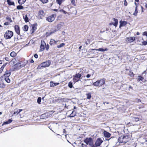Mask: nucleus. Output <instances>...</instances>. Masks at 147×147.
<instances>
[{"mask_svg": "<svg viewBox=\"0 0 147 147\" xmlns=\"http://www.w3.org/2000/svg\"><path fill=\"white\" fill-rule=\"evenodd\" d=\"M41 98L40 97H38L37 100V103L40 104L41 103Z\"/></svg>", "mask_w": 147, "mask_h": 147, "instance_id": "33", "label": "nucleus"}, {"mask_svg": "<svg viewBox=\"0 0 147 147\" xmlns=\"http://www.w3.org/2000/svg\"><path fill=\"white\" fill-rule=\"evenodd\" d=\"M119 22L120 25L119 27L120 28L121 27L125 26L127 23V22L125 21H122L121 20Z\"/></svg>", "mask_w": 147, "mask_h": 147, "instance_id": "18", "label": "nucleus"}, {"mask_svg": "<svg viewBox=\"0 0 147 147\" xmlns=\"http://www.w3.org/2000/svg\"><path fill=\"white\" fill-rule=\"evenodd\" d=\"M23 18L24 19L25 22H27L28 21V19L27 15L24 16Z\"/></svg>", "mask_w": 147, "mask_h": 147, "instance_id": "29", "label": "nucleus"}, {"mask_svg": "<svg viewBox=\"0 0 147 147\" xmlns=\"http://www.w3.org/2000/svg\"><path fill=\"white\" fill-rule=\"evenodd\" d=\"M14 29L16 33L20 35V27L18 25H15L14 26Z\"/></svg>", "mask_w": 147, "mask_h": 147, "instance_id": "15", "label": "nucleus"}, {"mask_svg": "<svg viewBox=\"0 0 147 147\" xmlns=\"http://www.w3.org/2000/svg\"><path fill=\"white\" fill-rule=\"evenodd\" d=\"M137 79L138 82H146V79L145 78L141 76H138Z\"/></svg>", "mask_w": 147, "mask_h": 147, "instance_id": "14", "label": "nucleus"}, {"mask_svg": "<svg viewBox=\"0 0 147 147\" xmlns=\"http://www.w3.org/2000/svg\"><path fill=\"white\" fill-rule=\"evenodd\" d=\"M80 144H81L82 147H87L86 145L84 144L83 143H80Z\"/></svg>", "mask_w": 147, "mask_h": 147, "instance_id": "47", "label": "nucleus"}, {"mask_svg": "<svg viewBox=\"0 0 147 147\" xmlns=\"http://www.w3.org/2000/svg\"><path fill=\"white\" fill-rule=\"evenodd\" d=\"M16 55V53L14 51L12 52L10 54V56L12 57H14Z\"/></svg>", "mask_w": 147, "mask_h": 147, "instance_id": "26", "label": "nucleus"}, {"mask_svg": "<svg viewBox=\"0 0 147 147\" xmlns=\"http://www.w3.org/2000/svg\"><path fill=\"white\" fill-rule=\"evenodd\" d=\"M129 137L128 135H124L119 137L118 142L121 143L125 144L129 140Z\"/></svg>", "mask_w": 147, "mask_h": 147, "instance_id": "1", "label": "nucleus"}, {"mask_svg": "<svg viewBox=\"0 0 147 147\" xmlns=\"http://www.w3.org/2000/svg\"><path fill=\"white\" fill-rule=\"evenodd\" d=\"M12 121V120L9 119L8 121L4 122L2 124V125L3 126L4 125L8 124L11 123Z\"/></svg>", "mask_w": 147, "mask_h": 147, "instance_id": "19", "label": "nucleus"}, {"mask_svg": "<svg viewBox=\"0 0 147 147\" xmlns=\"http://www.w3.org/2000/svg\"><path fill=\"white\" fill-rule=\"evenodd\" d=\"M56 16V15L53 14L47 18V20L49 22H53L55 19Z\"/></svg>", "mask_w": 147, "mask_h": 147, "instance_id": "9", "label": "nucleus"}, {"mask_svg": "<svg viewBox=\"0 0 147 147\" xmlns=\"http://www.w3.org/2000/svg\"><path fill=\"white\" fill-rule=\"evenodd\" d=\"M13 35V32L10 30L7 31L4 34V36L6 39H10Z\"/></svg>", "mask_w": 147, "mask_h": 147, "instance_id": "3", "label": "nucleus"}, {"mask_svg": "<svg viewBox=\"0 0 147 147\" xmlns=\"http://www.w3.org/2000/svg\"><path fill=\"white\" fill-rule=\"evenodd\" d=\"M74 111H73L69 115H68L67 117H72L75 116L76 115V114L75 113V114H74Z\"/></svg>", "mask_w": 147, "mask_h": 147, "instance_id": "23", "label": "nucleus"}, {"mask_svg": "<svg viewBox=\"0 0 147 147\" xmlns=\"http://www.w3.org/2000/svg\"><path fill=\"white\" fill-rule=\"evenodd\" d=\"M57 31V29H55L54 30H53V31H51L49 32H47V36H50V35H51L53 33H55Z\"/></svg>", "mask_w": 147, "mask_h": 147, "instance_id": "21", "label": "nucleus"}, {"mask_svg": "<svg viewBox=\"0 0 147 147\" xmlns=\"http://www.w3.org/2000/svg\"><path fill=\"white\" fill-rule=\"evenodd\" d=\"M9 24V23L8 22H6L4 24V25H8Z\"/></svg>", "mask_w": 147, "mask_h": 147, "instance_id": "54", "label": "nucleus"}, {"mask_svg": "<svg viewBox=\"0 0 147 147\" xmlns=\"http://www.w3.org/2000/svg\"><path fill=\"white\" fill-rule=\"evenodd\" d=\"M143 35H145L146 36L147 38V32H145L143 33Z\"/></svg>", "mask_w": 147, "mask_h": 147, "instance_id": "52", "label": "nucleus"}, {"mask_svg": "<svg viewBox=\"0 0 147 147\" xmlns=\"http://www.w3.org/2000/svg\"><path fill=\"white\" fill-rule=\"evenodd\" d=\"M129 75L131 77H133L134 76V74L132 72H130L129 73Z\"/></svg>", "mask_w": 147, "mask_h": 147, "instance_id": "49", "label": "nucleus"}, {"mask_svg": "<svg viewBox=\"0 0 147 147\" xmlns=\"http://www.w3.org/2000/svg\"><path fill=\"white\" fill-rule=\"evenodd\" d=\"M26 1V0H19L18 2L20 4H24Z\"/></svg>", "mask_w": 147, "mask_h": 147, "instance_id": "28", "label": "nucleus"}, {"mask_svg": "<svg viewBox=\"0 0 147 147\" xmlns=\"http://www.w3.org/2000/svg\"><path fill=\"white\" fill-rule=\"evenodd\" d=\"M84 143L87 145H89L92 146L93 145V142L92 138L91 137L86 138L84 140Z\"/></svg>", "mask_w": 147, "mask_h": 147, "instance_id": "5", "label": "nucleus"}, {"mask_svg": "<svg viewBox=\"0 0 147 147\" xmlns=\"http://www.w3.org/2000/svg\"><path fill=\"white\" fill-rule=\"evenodd\" d=\"M124 5L125 6H127V3L126 1V0H124Z\"/></svg>", "mask_w": 147, "mask_h": 147, "instance_id": "50", "label": "nucleus"}, {"mask_svg": "<svg viewBox=\"0 0 147 147\" xmlns=\"http://www.w3.org/2000/svg\"><path fill=\"white\" fill-rule=\"evenodd\" d=\"M137 102H141V100L140 99H138V100H137Z\"/></svg>", "mask_w": 147, "mask_h": 147, "instance_id": "59", "label": "nucleus"}, {"mask_svg": "<svg viewBox=\"0 0 147 147\" xmlns=\"http://www.w3.org/2000/svg\"><path fill=\"white\" fill-rule=\"evenodd\" d=\"M24 8V7L22 5H18L17 7V9H22Z\"/></svg>", "mask_w": 147, "mask_h": 147, "instance_id": "37", "label": "nucleus"}, {"mask_svg": "<svg viewBox=\"0 0 147 147\" xmlns=\"http://www.w3.org/2000/svg\"><path fill=\"white\" fill-rule=\"evenodd\" d=\"M7 1L8 4L9 5H14V2H11L10 0H7Z\"/></svg>", "mask_w": 147, "mask_h": 147, "instance_id": "32", "label": "nucleus"}, {"mask_svg": "<svg viewBox=\"0 0 147 147\" xmlns=\"http://www.w3.org/2000/svg\"><path fill=\"white\" fill-rule=\"evenodd\" d=\"M105 80L104 78H103L101 79L100 80H98L96 82H94V83H105Z\"/></svg>", "mask_w": 147, "mask_h": 147, "instance_id": "22", "label": "nucleus"}, {"mask_svg": "<svg viewBox=\"0 0 147 147\" xmlns=\"http://www.w3.org/2000/svg\"><path fill=\"white\" fill-rule=\"evenodd\" d=\"M6 19V20H8L10 22H12V21L11 18L8 16H7Z\"/></svg>", "mask_w": 147, "mask_h": 147, "instance_id": "39", "label": "nucleus"}, {"mask_svg": "<svg viewBox=\"0 0 147 147\" xmlns=\"http://www.w3.org/2000/svg\"><path fill=\"white\" fill-rule=\"evenodd\" d=\"M72 84L73 83H68V86L69 87V88H72L73 87V88H74V87L73 86Z\"/></svg>", "mask_w": 147, "mask_h": 147, "instance_id": "42", "label": "nucleus"}, {"mask_svg": "<svg viewBox=\"0 0 147 147\" xmlns=\"http://www.w3.org/2000/svg\"><path fill=\"white\" fill-rule=\"evenodd\" d=\"M71 4L74 5V6H76V5L75 4V1L74 0H72L71 1Z\"/></svg>", "mask_w": 147, "mask_h": 147, "instance_id": "45", "label": "nucleus"}, {"mask_svg": "<svg viewBox=\"0 0 147 147\" xmlns=\"http://www.w3.org/2000/svg\"><path fill=\"white\" fill-rule=\"evenodd\" d=\"M105 103H106L107 104H108L109 103L108 102H103V104H105Z\"/></svg>", "mask_w": 147, "mask_h": 147, "instance_id": "62", "label": "nucleus"}, {"mask_svg": "<svg viewBox=\"0 0 147 147\" xmlns=\"http://www.w3.org/2000/svg\"><path fill=\"white\" fill-rule=\"evenodd\" d=\"M28 26L26 25L24 26V27L23 28V29L24 31H28Z\"/></svg>", "mask_w": 147, "mask_h": 147, "instance_id": "30", "label": "nucleus"}, {"mask_svg": "<svg viewBox=\"0 0 147 147\" xmlns=\"http://www.w3.org/2000/svg\"><path fill=\"white\" fill-rule=\"evenodd\" d=\"M45 13L44 11L42 10H40L38 12V18L39 19H42L45 16Z\"/></svg>", "mask_w": 147, "mask_h": 147, "instance_id": "7", "label": "nucleus"}, {"mask_svg": "<svg viewBox=\"0 0 147 147\" xmlns=\"http://www.w3.org/2000/svg\"><path fill=\"white\" fill-rule=\"evenodd\" d=\"M34 62V61H33V60L32 59L30 61V62L31 63H33Z\"/></svg>", "mask_w": 147, "mask_h": 147, "instance_id": "63", "label": "nucleus"}, {"mask_svg": "<svg viewBox=\"0 0 147 147\" xmlns=\"http://www.w3.org/2000/svg\"><path fill=\"white\" fill-rule=\"evenodd\" d=\"M105 83H93L92 84L96 86H100Z\"/></svg>", "mask_w": 147, "mask_h": 147, "instance_id": "25", "label": "nucleus"}, {"mask_svg": "<svg viewBox=\"0 0 147 147\" xmlns=\"http://www.w3.org/2000/svg\"><path fill=\"white\" fill-rule=\"evenodd\" d=\"M103 134L104 137L105 138H109L110 137L111 134L108 131L104 130L103 131Z\"/></svg>", "mask_w": 147, "mask_h": 147, "instance_id": "16", "label": "nucleus"}, {"mask_svg": "<svg viewBox=\"0 0 147 147\" xmlns=\"http://www.w3.org/2000/svg\"><path fill=\"white\" fill-rule=\"evenodd\" d=\"M45 45H41L40 48V50L41 51H43L44 49L45 48Z\"/></svg>", "mask_w": 147, "mask_h": 147, "instance_id": "38", "label": "nucleus"}, {"mask_svg": "<svg viewBox=\"0 0 147 147\" xmlns=\"http://www.w3.org/2000/svg\"><path fill=\"white\" fill-rule=\"evenodd\" d=\"M32 30H33L32 32H33L34 31H35V30H36L34 26H33L32 27Z\"/></svg>", "mask_w": 147, "mask_h": 147, "instance_id": "53", "label": "nucleus"}, {"mask_svg": "<svg viewBox=\"0 0 147 147\" xmlns=\"http://www.w3.org/2000/svg\"><path fill=\"white\" fill-rule=\"evenodd\" d=\"M58 41H56L55 40L53 39H51L50 40V44L52 45H53L56 44L57 42Z\"/></svg>", "mask_w": 147, "mask_h": 147, "instance_id": "20", "label": "nucleus"}, {"mask_svg": "<svg viewBox=\"0 0 147 147\" xmlns=\"http://www.w3.org/2000/svg\"><path fill=\"white\" fill-rule=\"evenodd\" d=\"M92 51V52H90L91 53H93V54H96V53H96V51Z\"/></svg>", "mask_w": 147, "mask_h": 147, "instance_id": "57", "label": "nucleus"}, {"mask_svg": "<svg viewBox=\"0 0 147 147\" xmlns=\"http://www.w3.org/2000/svg\"><path fill=\"white\" fill-rule=\"evenodd\" d=\"M86 95L87 96V99H90L91 97V92H88L86 94Z\"/></svg>", "mask_w": 147, "mask_h": 147, "instance_id": "24", "label": "nucleus"}, {"mask_svg": "<svg viewBox=\"0 0 147 147\" xmlns=\"http://www.w3.org/2000/svg\"><path fill=\"white\" fill-rule=\"evenodd\" d=\"M26 63L24 64L22 62L20 61L19 62L17 63L15 65L16 67L19 68H20L26 65Z\"/></svg>", "mask_w": 147, "mask_h": 147, "instance_id": "12", "label": "nucleus"}, {"mask_svg": "<svg viewBox=\"0 0 147 147\" xmlns=\"http://www.w3.org/2000/svg\"><path fill=\"white\" fill-rule=\"evenodd\" d=\"M63 133H66V130H65V129H63Z\"/></svg>", "mask_w": 147, "mask_h": 147, "instance_id": "61", "label": "nucleus"}, {"mask_svg": "<svg viewBox=\"0 0 147 147\" xmlns=\"http://www.w3.org/2000/svg\"><path fill=\"white\" fill-rule=\"evenodd\" d=\"M50 61H48L42 63L40 65L41 67H48L50 65Z\"/></svg>", "mask_w": 147, "mask_h": 147, "instance_id": "10", "label": "nucleus"}, {"mask_svg": "<svg viewBox=\"0 0 147 147\" xmlns=\"http://www.w3.org/2000/svg\"><path fill=\"white\" fill-rule=\"evenodd\" d=\"M63 24L64 23L63 22H61L57 25L56 26L57 29H56L57 30V31L60 30L63 26Z\"/></svg>", "mask_w": 147, "mask_h": 147, "instance_id": "17", "label": "nucleus"}, {"mask_svg": "<svg viewBox=\"0 0 147 147\" xmlns=\"http://www.w3.org/2000/svg\"><path fill=\"white\" fill-rule=\"evenodd\" d=\"M41 1L43 3H47L48 1V0H39Z\"/></svg>", "mask_w": 147, "mask_h": 147, "instance_id": "43", "label": "nucleus"}, {"mask_svg": "<svg viewBox=\"0 0 147 147\" xmlns=\"http://www.w3.org/2000/svg\"><path fill=\"white\" fill-rule=\"evenodd\" d=\"M10 72L8 73H5V74H4V76L5 77H8L10 75Z\"/></svg>", "mask_w": 147, "mask_h": 147, "instance_id": "40", "label": "nucleus"}, {"mask_svg": "<svg viewBox=\"0 0 147 147\" xmlns=\"http://www.w3.org/2000/svg\"><path fill=\"white\" fill-rule=\"evenodd\" d=\"M81 76V75L80 74H76L74 76L73 80H74V82L75 83L78 82H81L80 80V78Z\"/></svg>", "mask_w": 147, "mask_h": 147, "instance_id": "6", "label": "nucleus"}, {"mask_svg": "<svg viewBox=\"0 0 147 147\" xmlns=\"http://www.w3.org/2000/svg\"><path fill=\"white\" fill-rule=\"evenodd\" d=\"M3 63V61L2 60H0V64H2Z\"/></svg>", "mask_w": 147, "mask_h": 147, "instance_id": "64", "label": "nucleus"}, {"mask_svg": "<svg viewBox=\"0 0 147 147\" xmlns=\"http://www.w3.org/2000/svg\"><path fill=\"white\" fill-rule=\"evenodd\" d=\"M34 56L36 58H38V55L37 54H35L34 55Z\"/></svg>", "mask_w": 147, "mask_h": 147, "instance_id": "56", "label": "nucleus"}, {"mask_svg": "<svg viewBox=\"0 0 147 147\" xmlns=\"http://www.w3.org/2000/svg\"><path fill=\"white\" fill-rule=\"evenodd\" d=\"M132 121L135 122H137L139 120V118L136 117H134L132 119Z\"/></svg>", "mask_w": 147, "mask_h": 147, "instance_id": "27", "label": "nucleus"}, {"mask_svg": "<svg viewBox=\"0 0 147 147\" xmlns=\"http://www.w3.org/2000/svg\"><path fill=\"white\" fill-rule=\"evenodd\" d=\"M41 45L45 46L46 43L43 40H41Z\"/></svg>", "mask_w": 147, "mask_h": 147, "instance_id": "46", "label": "nucleus"}, {"mask_svg": "<svg viewBox=\"0 0 147 147\" xmlns=\"http://www.w3.org/2000/svg\"><path fill=\"white\" fill-rule=\"evenodd\" d=\"M114 22L111 23L109 25L110 26L113 25L116 27L118 24V20L115 18H113Z\"/></svg>", "mask_w": 147, "mask_h": 147, "instance_id": "13", "label": "nucleus"}, {"mask_svg": "<svg viewBox=\"0 0 147 147\" xmlns=\"http://www.w3.org/2000/svg\"><path fill=\"white\" fill-rule=\"evenodd\" d=\"M137 6H136V8H135V12L133 14L135 16H136L137 14L138 11L137 10Z\"/></svg>", "mask_w": 147, "mask_h": 147, "instance_id": "41", "label": "nucleus"}, {"mask_svg": "<svg viewBox=\"0 0 147 147\" xmlns=\"http://www.w3.org/2000/svg\"><path fill=\"white\" fill-rule=\"evenodd\" d=\"M5 86V85L4 83H0V88H4Z\"/></svg>", "mask_w": 147, "mask_h": 147, "instance_id": "44", "label": "nucleus"}, {"mask_svg": "<svg viewBox=\"0 0 147 147\" xmlns=\"http://www.w3.org/2000/svg\"><path fill=\"white\" fill-rule=\"evenodd\" d=\"M108 50V49L107 48L103 49L102 48H100L98 49H91L89 51L90 52H92L93 51H99L101 52H104L107 51Z\"/></svg>", "mask_w": 147, "mask_h": 147, "instance_id": "8", "label": "nucleus"}, {"mask_svg": "<svg viewBox=\"0 0 147 147\" xmlns=\"http://www.w3.org/2000/svg\"><path fill=\"white\" fill-rule=\"evenodd\" d=\"M103 141L102 140L101 138H98L95 141V144H93L91 147H98L100 146Z\"/></svg>", "mask_w": 147, "mask_h": 147, "instance_id": "4", "label": "nucleus"}, {"mask_svg": "<svg viewBox=\"0 0 147 147\" xmlns=\"http://www.w3.org/2000/svg\"><path fill=\"white\" fill-rule=\"evenodd\" d=\"M90 76V75L89 74H88L86 75V77L87 78H89Z\"/></svg>", "mask_w": 147, "mask_h": 147, "instance_id": "58", "label": "nucleus"}, {"mask_svg": "<svg viewBox=\"0 0 147 147\" xmlns=\"http://www.w3.org/2000/svg\"><path fill=\"white\" fill-rule=\"evenodd\" d=\"M59 83H50V86L51 87H54L58 84Z\"/></svg>", "mask_w": 147, "mask_h": 147, "instance_id": "34", "label": "nucleus"}, {"mask_svg": "<svg viewBox=\"0 0 147 147\" xmlns=\"http://www.w3.org/2000/svg\"><path fill=\"white\" fill-rule=\"evenodd\" d=\"M142 44L143 45H146L147 44V42L146 41H144L142 42Z\"/></svg>", "mask_w": 147, "mask_h": 147, "instance_id": "51", "label": "nucleus"}, {"mask_svg": "<svg viewBox=\"0 0 147 147\" xmlns=\"http://www.w3.org/2000/svg\"><path fill=\"white\" fill-rule=\"evenodd\" d=\"M59 11L60 12H63L64 13H65V14H66V13H67V12L66 11H65L64 10H63V9H61L59 10Z\"/></svg>", "mask_w": 147, "mask_h": 147, "instance_id": "48", "label": "nucleus"}, {"mask_svg": "<svg viewBox=\"0 0 147 147\" xmlns=\"http://www.w3.org/2000/svg\"><path fill=\"white\" fill-rule=\"evenodd\" d=\"M4 80L7 83H10V80L8 77H7L5 78Z\"/></svg>", "mask_w": 147, "mask_h": 147, "instance_id": "35", "label": "nucleus"}, {"mask_svg": "<svg viewBox=\"0 0 147 147\" xmlns=\"http://www.w3.org/2000/svg\"><path fill=\"white\" fill-rule=\"evenodd\" d=\"M22 109H19L18 110H17L16 111H14L13 115H15L16 113H17V114H19L22 111Z\"/></svg>", "mask_w": 147, "mask_h": 147, "instance_id": "31", "label": "nucleus"}, {"mask_svg": "<svg viewBox=\"0 0 147 147\" xmlns=\"http://www.w3.org/2000/svg\"><path fill=\"white\" fill-rule=\"evenodd\" d=\"M5 59L6 61H8L9 60V58L7 57H6L5 58Z\"/></svg>", "mask_w": 147, "mask_h": 147, "instance_id": "60", "label": "nucleus"}, {"mask_svg": "<svg viewBox=\"0 0 147 147\" xmlns=\"http://www.w3.org/2000/svg\"><path fill=\"white\" fill-rule=\"evenodd\" d=\"M126 39L127 42L130 43L134 41L136 39V38L135 37H131L127 38Z\"/></svg>", "mask_w": 147, "mask_h": 147, "instance_id": "11", "label": "nucleus"}, {"mask_svg": "<svg viewBox=\"0 0 147 147\" xmlns=\"http://www.w3.org/2000/svg\"><path fill=\"white\" fill-rule=\"evenodd\" d=\"M65 45V44L64 43H61L60 45H58L57 46V47L58 48H61Z\"/></svg>", "mask_w": 147, "mask_h": 147, "instance_id": "36", "label": "nucleus"}, {"mask_svg": "<svg viewBox=\"0 0 147 147\" xmlns=\"http://www.w3.org/2000/svg\"><path fill=\"white\" fill-rule=\"evenodd\" d=\"M49 45H48L46 47V49L47 50H48V49H49Z\"/></svg>", "mask_w": 147, "mask_h": 147, "instance_id": "55", "label": "nucleus"}, {"mask_svg": "<svg viewBox=\"0 0 147 147\" xmlns=\"http://www.w3.org/2000/svg\"><path fill=\"white\" fill-rule=\"evenodd\" d=\"M53 112V111H51L45 113L40 116V118L41 119H45L48 118L52 116Z\"/></svg>", "mask_w": 147, "mask_h": 147, "instance_id": "2", "label": "nucleus"}]
</instances>
